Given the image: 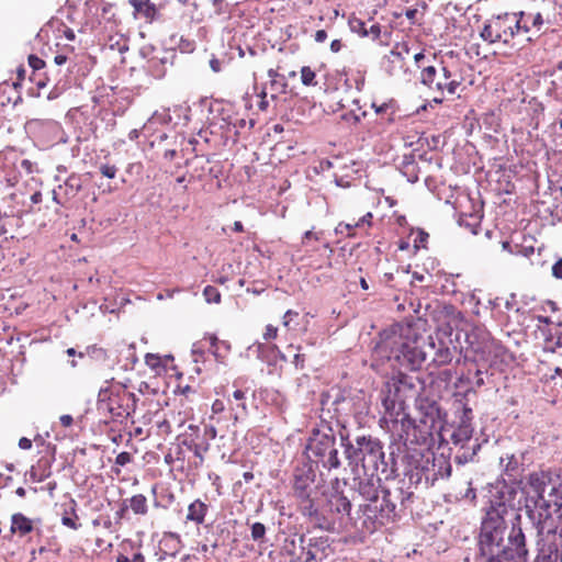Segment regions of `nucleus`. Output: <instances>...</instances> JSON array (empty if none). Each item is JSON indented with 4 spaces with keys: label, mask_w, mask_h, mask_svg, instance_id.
Listing matches in <instances>:
<instances>
[{
    "label": "nucleus",
    "mask_w": 562,
    "mask_h": 562,
    "mask_svg": "<svg viewBox=\"0 0 562 562\" xmlns=\"http://www.w3.org/2000/svg\"><path fill=\"white\" fill-rule=\"evenodd\" d=\"M544 472L529 474L526 484L525 508L538 530L536 562H559L562 548V482L552 485Z\"/></svg>",
    "instance_id": "1"
},
{
    "label": "nucleus",
    "mask_w": 562,
    "mask_h": 562,
    "mask_svg": "<svg viewBox=\"0 0 562 562\" xmlns=\"http://www.w3.org/2000/svg\"><path fill=\"white\" fill-rule=\"evenodd\" d=\"M411 331L408 326L393 325L381 335L378 348L389 359L396 360L400 366L408 370H418L426 360V353L418 346L417 340H408L405 333Z\"/></svg>",
    "instance_id": "2"
},
{
    "label": "nucleus",
    "mask_w": 562,
    "mask_h": 562,
    "mask_svg": "<svg viewBox=\"0 0 562 562\" xmlns=\"http://www.w3.org/2000/svg\"><path fill=\"white\" fill-rule=\"evenodd\" d=\"M510 512L509 506L503 502L491 504L481 526L479 542L481 554H494L501 552L502 549H507L505 517Z\"/></svg>",
    "instance_id": "3"
},
{
    "label": "nucleus",
    "mask_w": 562,
    "mask_h": 562,
    "mask_svg": "<svg viewBox=\"0 0 562 562\" xmlns=\"http://www.w3.org/2000/svg\"><path fill=\"white\" fill-rule=\"evenodd\" d=\"M414 386L412 378L403 372L393 374L384 383L382 404L392 423H412L405 413V400L414 391Z\"/></svg>",
    "instance_id": "4"
},
{
    "label": "nucleus",
    "mask_w": 562,
    "mask_h": 562,
    "mask_svg": "<svg viewBox=\"0 0 562 562\" xmlns=\"http://www.w3.org/2000/svg\"><path fill=\"white\" fill-rule=\"evenodd\" d=\"M521 20L517 13H504L487 19L481 30L480 36L488 44H509L520 32Z\"/></svg>",
    "instance_id": "5"
},
{
    "label": "nucleus",
    "mask_w": 562,
    "mask_h": 562,
    "mask_svg": "<svg viewBox=\"0 0 562 562\" xmlns=\"http://www.w3.org/2000/svg\"><path fill=\"white\" fill-rule=\"evenodd\" d=\"M462 77L440 63L439 68H428L423 76V85L429 90L438 92L441 97L435 98V102H441L446 93L454 94L462 83Z\"/></svg>",
    "instance_id": "6"
},
{
    "label": "nucleus",
    "mask_w": 562,
    "mask_h": 562,
    "mask_svg": "<svg viewBox=\"0 0 562 562\" xmlns=\"http://www.w3.org/2000/svg\"><path fill=\"white\" fill-rule=\"evenodd\" d=\"M346 456L350 462L361 463L363 468H378L384 458L383 447L379 440L361 436L356 439V446L346 447Z\"/></svg>",
    "instance_id": "7"
},
{
    "label": "nucleus",
    "mask_w": 562,
    "mask_h": 562,
    "mask_svg": "<svg viewBox=\"0 0 562 562\" xmlns=\"http://www.w3.org/2000/svg\"><path fill=\"white\" fill-rule=\"evenodd\" d=\"M137 398L126 387L111 391L106 401L99 403V409L106 411L113 422L122 423L135 412Z\"/></svg>",
    "instance_id": "8"
},
{
    "label": "nucleus",
    "mask_w": 562,
    "mask_h": 562,
    "mask_svg": "<svg viewBox=\"0 0 562 562\" xmlns=\"http://www.w3.org/2000/svg\"><path fill=\"white\" fill-rule=\"evenodd\" d=\"M325 507L328 516L318 513L315 525L322 529L330 530L335 528L336 524L341 525L349 517L351 503L340 492L335 491L328 496Z\"/></svg>",
    "instance_id": "9"
},
{
    "label": "nucleus",
    "mask_w": 562,
    "mask_h": 562,
    "mask_svg": "<svg viewBox=\"0 0 562 562\" xmlns=\"http://www.w3.org/2000/svg\"><path fill=\"white\" fill-rule=\"evenodd\" d=\"M376 498L363 505V515L374 528L394 521L396 505L391 501L390 492L382 490Z\"/></svg>",
    "instance_id": "10"
},
{
    "label": "nucleus",
    "mask_w": 562,
    "mask_h": 562,
    "mask_svg": "<svg viewBox=\"0 0 562 562\" xmlns=\"http://www.w3.org/2000/svg\"><path fill=\"white\" fill-rule=\"evenodd\" d=\"M307 448L325 468L337 469L340 465L338 450L336 449V438L334 435L321 434L317 431L310 439Z\"/></svg>",
    "instance_id": "11"
},
{
    "label": "nucleus",
    "mask_w": 562,
    "mask_h": 562,
    "mask_svg": "<svg viewBox=\"0 0 562 562\" xmlns=\"http://www.w3.org/2000/svg\"><path fill=\"white\" fill-rule=\"evenodd\" d=\"M411 55V47L406 42L396 43L391 52L383 57V69L391 77L408 79L411 72L407 66V59Z\"/></svg>",
    "instance_id": "12"
},
{
    "label": "nucleus",
    "mask_w": 562,
    "mask_h": 562,
    "mask_svg": "<svg viewBox=\"0 0 562 562\" xmlns=\"http://www.w3.org/2000/svg\"><path fill=\"white\" fill-rule=\"evenodd\" d=\"M113 18L114 13L111 4L104 2V0H89L86 2L82 31H98L111 22Z\"/></svg>",
    "instance_id": "13"
},
{
    "label": "nucleus",
    "mask_w": 562,
    "mask_h": 562,
    "mask_svg": "<svg viewBox=\"0 0 562 562\" xmlns=\"http://www.w3.org/2000/svg\"><path fill=\"white\" fill-rule=\"evenodd\" d=\"M227 403L231 412L233 413L234 422H238L247 416V397L246 392L243 390H235L232 395L227 396Z\"/></svg>",
    "instance_id": "14"
},
{
    "label": "nucleus",
    "mask_w": 562,
    "mask_h": 562,
    "mask_svg": "<svg viewBox=\"0 0 562 562\" xmlns=\"http://www.w3.org/2000/svg\"><path fill=\"white\" fill-rule=\"evenodd\" d=\"M372 225L373 214L371 212H367L363 216H361L358 221L353 223L340 222L336 227V232L340 234H346L347 237L349 238H353L357 235V228L364 229L367 232L369 228L372 227Z\"/></svg>",
    "instance_id": "15"
},
{
    "label": "nucleus",
    "mask_w": 562,
    "mask_h": 562,
    "mask_svg": "<svg viewBox=\"0 0 562 562\" xmlns=\"http://www.w3.org/2000/svg\"><path fill=\"white\" fill-rule=\"evenodd\" d=\"M267 75L270 79L268 86H266L267 90L269 89L270 99L277 101L281 94L286 93L288 81L283 75L273 68L268 69Z\"/></svg>",
    "instance_id": "16"
},
{
    "label": "nucleus",
    "mask_w": 562,
    "mask_h": 562,
    "mask_svg": "<svg viewBox=\"0 0 562 562\" xmlns=\"http://www.w3.org/2000/svg\"><path fill=\"white\" fill-rule=\"evenodd\" d=\"M383 488H381V479L375 475H371L364 479H360L358 483V491L360 495L370 503L376 498Z\"/></svg>",
    "instance_id": "17"
},
{
    "label": "nucleus",
    "mask_w": 562,
    "mask_h": 562,
    "mask_svg": "<svg viewBox=\"0 0 562 562\" xmlns=\"http://www.w3.org/2000/svg\"><path fill=\"white\" fill-rule=\"evenodd\" d=\"M34 530V520L26 517L22 513H14L11 515V535L23 538Z\"/></svg>",
    "instance_id": "18"
},
{
    "label": "nucleus",
    "mask_w": 562,
    "mask_h": 562,
    "mask_svg": "<svg viewBox=\"0 0 562 562\" xmlns=\"http://www.w3.org/2000/svg\"><path fill=\"white\" fill-rule=\"evenodd\" d=\"M312 494H313V490L294 494V497L297 501L301 513L304 516H308L311 521L316 524V517L318 516V510H317V507L315 506L314 497Z\"/></svg>",
    "instance_id": "19"
},
{
    "label": "nucleus",
    "mask_w": 562,
    "mask_h": 562,
    "mask_svg": "<svg viewBox=\"0 0 562 562\" xmlns=\"http://www.w3.org/2000/svg\"><path fill=\"white\" fill-rule=\"evenodd\" d=\"M518 19L521 20L520 31L527 33L531 30L540 31L546 23L543 16H541L536 9L527 12H519Z\"/></svg>",
    "instance_id": "20"
},
{
    "label": "nucleus",
    "mask_w": 562,
    "mask_h": 562,
    "mask_svg": "<svg viewBox=\"0 0 562 562\" xmlns=\"http://www.w3.org/2000/svg\"><path fill=\"white\" fill-rule=\"evenodd\" d=\"M304 537H299V552L296 551L295 539L286 542L284 548L292 555L291 562H310L315 559V554L311 550L303 547Z\"/></svg>",
    "instance_id": "21"
},
{
    "label": "nucleus",
    "mask_w": 562,
    "mask_h": 562,
    "mask_svg": "<svg viewBox=\"0 0 562 562\" xmlns=\"http://www.w3.org/2000/svg\"><path fill=\"white\" fill-rule=\"evenodd\" d=\"M209 512V506L206 503L201 501L200 498L194 499L188 506V513L186 519L188 521L194 522L196 526L203 525L205 521V517Z\"/></svg>",
    "instance_id": "22"
},
{
    "label": "nucleus",
    "mask_w": 562,
    "mask_h": 562,
    "mask_svg": "<svg viewBox=\"0 0 562 562\" xmlns=\"http://www.w3.org/2000/svg\"><path fill=\"white\" fill-rule=\"evenodd\" d=\"M543 16L547 24H553L558 19L557 3L553 0H541L535 8Z\"/></svg>",
    "instance_id": "23"
},
{
    "label": "nucleus",
    "mask_w": 562,
    "mask_h": 562,
    "mask_svg": "<svg viewBox=\"0 0 562 562\" xmlns=\"http://www.w3.org/2000/svg\"><path fill=\"white\" fill-rule=\"evenodd\" d=\"M371 106L374 109L375 114L381 117V121L387 124H392L394 122L395 106L393 102H383L381 104L372 102Z\"/></svg>",
    "instance_id": "24"
},
{
    "label": "nucleus",
    "mask_w": 562,
    "mask_h": 562,
    "mask_svg": "<svg viewBox=\"0 0 562 562\" xmlns=\"http://www.w3.org/2000/svg\"><path fill=\"white\" fill-rule=\"evenodd\" d=\"M454 352H456V347L451 349L448 346H446L443 342L440 341L439 347L436 350L435 356L432 358V361L438 367L447 366L452 361V359L454 357Z\"/></svg>",
    "instance_id": "25"
},
{
    "label": "nucleus",
    "mask_w": 562,
    "mask_h": 562,
    "mask_svg": "<svg viewBox=\"0 0 562 562\" xmlns=\"http://www.w3.org/2000/svg\"><path fill=\"white\" fill-rule=\"evenodd\" d=\"M128 546L131 547V552H127L123 544L122 547L124 551H120L116 554L115 562H146V559L139 548L134 549L132 542H128Z\"/></svg>",
    "instance_id": "26"
},
{
    "label": "nucleus",
    "mask_w": 562,
    "mask_h": 562,
    "mask_svg": "<svg viewBox=\"0 0 562 562\" xmlns=\"http://www.w3.org/2000/svg\"><path fill=\"white\" fill-rule=\"evenodd\" d=\"M82 189L81 180L77 176L67 178L63 186H58V190L64 192L68 201L74 198Z\"/></svg>",
    "instance_id": "27"
},
{
    "label": "nucleus",
    "mask_w": 562,
    "mask_h": 562,
    "mask_svg": "<svg viewBox=\"0 0 562 562\" xmlns=\"http://www.w3.org/2000/svg\"><path fill=\"white\" fill-rule=\"evenodd\" d=\"M130 507L136 515H146L148 513L147 498L143 494L133 495L130 498Z\"/></svg>",
    "instance_id": "28"
},
{
    "label": "nucleus",
    "mask_w": 562,
    "mask_h": 562,
    "mask_svg": "<svg viewBox=\"0 0 562 562\" xmlns=\"http://www.w3.org/2000/svg\"><path fill=\"white\" fill-rule=\"evenodd\" d=\"M48 461L47 460H40L36 467H32L31 469V477L35 482H42L45 479H47L50 475V472L48 471Z\"/></svg>",
    "instance_id": "29"
},
{
    "label": "nucleus",
    "mask_w": 562,
    "mask_h": 562,
    "mask_svg": "<svg viewBox=\"0 0 562 562\" xmlns=\"http://www.w3.org/2000/svg\"><path fill=\"white\" fill-rule=\"evenodd\" d=\"M415 61V65L418 69H420V82H423V76L428 68H436L432 64H430V56L425 55L424 50L415 53L411 55Z\"/></svg>",
    "instance_id": "30"
},
{
    "label": "nucleus",
    "mask_w": 562,
    "mask_h": 562,
    "mask_svg": "<svg viewBox=\"0 0 562 562\" xmlns=\"http://www.w3.org/2000/svg\"><path fill=\"white\" fill-rule=\"evenodd\" d=\"M188 447L193 452V454L199 459V462L195 463V468L201 467L204 462V454L209 451V443L196 442L192 440Z\"/></svg>",
    "instance_id": "31"
},
{
    "label": "nucleus",
    "mask_w": 562,
    "mask_h": 562,
    "mask_svg": "<svg viewBox=\"0 0 562 562\" xmlns=\"http://www.w3.org/2000/svg\"><path fill=\"white\" fill-rule=\"evenodd\" d=\"M61 524L72 530H78L81 527V524L79 522V517L72 507L70 512H65L61 516Z\"/></svg>",
    "instance_id": "32"
},
{
    "label": "nucleus",
    "mask_w": 562,
    "mask_h": 562,
    "mask_svg": "<svg viewBox=\"0 0 562 562\" xmlns=\"http://www.w3.org/2000/svg\"><path fill=\"white\" fill-rule=\"evenodd\" d=\"M348 25L352 33H357L361 37H368V33H367L368 27L366 25V22L362 21L361 19H359L355 15H351L348 20Z\"/></svg>",
    "instance_id": "33"
},
{
    "label": "nucleus",
    "mask_w": 562,
    "mask_h": 562,
    "mask_svg": "<svg viewBox=\"0 0 562 562\" xmlns=\"http://www.w3.org/2000/svg\"><path fill=\"white\" fill-rule=\"evenodd\" d=\"M302 85L306 87H315L317 85L316 72L310 66H303L300 70Z\"/></svg>",
    "instance_id": "34"
},
{
    "label": "nucleus",
    "mask_w": 562,
    "mask_h": 562,
    "mask_svg": "<svg viewBox=\"0 0 562 562\" xmlns=\"http://www.w3.org/2000/svg\"><path fill=\"white\" fill-rule=\"evenodd\" d=\"M11 162L13 169L20 168L27 176L40 171L37 164L30 159H21L19 165L18 159H12Z\"/></svg>",
    "instance_id": "35"
},
{
    "label": "nucleus",
    "mask_w": 562,
    "mask_h": 562,
    "mask_svg": "<svg viewBox=\"0 0 562 562\" xmlns=\"http://www.w3.org/2000/svg\"><path fill=\"white\" fill-rule=\"evenodd\" d=\"M155 424L157 426V435L158 436H168L171 434V425L169 420L165 417V415H160L158 412L155 414Z\"/></svg>",
    "instance_id": "36"
},
{
    "label": "nucleus",
    "mask_w": 562,
    "mask_h": 562,
    "mask_svg": "<svg viewBox=\"0 0 562 562\" xmlns=\"http://www.w3.org/2000/svg\"><path fill=\"white\" fill-rule=\"evenodd\" d=\"M299 312L296 311H293V310H288L283 317H282V325L288 329V330H295L299 326Z\"/></svg>",
    "instance_id": "37"
},
{
    "label": "nucleus",
    "mask_w": 562,
    "mask_h": 562,
    "mask_svg": "<svg viewBox=\"0 0 562 562\" xmlns=\"http://www.w3.org/2000/svg\"><path fill=\"white\" fill-rule=\"evenodd\" d=\"M313 483L314 481L311 480L307 476H295L294 485H293V493H303L313 490Z\"/></svg>",
    "instance_id": "38"
},
{
    "label": "nucleus",
    "mask_w": 562,
    "mask_h": 562,
    "mask_svg": "<svg viewBox=\"0 0 562 562\" xmlns=\"http://www.w3.org/2000/svg\"><path fill=\"white\" fill-rule=\"evenodd\" d=\"M203 295L207 303L218 304L221 302V292L213 285H206L203 290Z\"/></svg>",
    "instance_id": "39"
},
{
    "label": "nucleus",
    "mask_w": 562,
    "mask_h": 562,
    "mask_svg": "<svg viewBox=\"0 0 562 562\" xmlns=\"http://www.w3.org/2000/svg\"><path fill=\"white\" fill-rule=\"evenodd\" d=\"M266 535V527L261 522H255L251 526V538L254 541H262Z\"/></svg>",
    "instance_id": "40"
},
{
    "label": "nucleus",
    "mask_w": 562,
    "mask_h": 562,
    "mask_svg": "<svg viewBox=\"0 0 562 562\" xmlns=\"http://www.w3.org/2000/svg\"><path fill=\"white\" fill-rule=\"evenodd\" d=\"M100 173L109 179H114L117 173V167L115 165L102 164L99 167Z\"/></svg>",
    "instance_id": "41"
},
{
    "label": "nucleus",
    "mask_w": 562,
    "mask_h": 562,
    "mask_svg": "<svg viewBox=\"0 0 562 562\" xmlns=\"http://www.w3.org/2000/svg\"><path fill=\"white\" fill-rule=\"evenodd\" d=\"M560 347H562V335H559L555 340H553V338H547L543 349L554 352L555 349Z\"/></svg>",
    "instance_id": "42"
},
{
    "label": "nucleus",
    "mask_w": 562,
    "mask_h": 562,
    "mask_svg": "<svg viewBox=\"0 0 562 562\" xmlns=\"http://www.w3.org/2000/svg\"><path fill=\"white\" fill-rule=\"evenodd\" d=\"M258 97L260 98V101L258 103V109L262 112H266L269 108V100H268V91L267 87H263L261 91L259 92Z\"/></svg>",
    "instance_id": "43"
},
{
    "label": "nucleus",
    "mask_w": 562,
    "mask_h": 562,
    "mask_svg": "<svg viewBox=\"0 0 562 562\" xmlns=\"http://www.w3.org/2000/svg\"><path fill=\"white\" fill-rule=\"evenodd\" d=\"M133 460V457L130 452L127 451H123L121 453H119L115 458V465L117 467H124L128 463H131Z\"/></svg>",
    "instance_id": "44"
},
{
    "label": "nucleus",
    "mask_w": 562,
    "mask_h": 562,
    "mask_svg": "<svg viewBox=\"0 0 562 562\" xmlns=\"http://www.w3.org/2000/svg\"><path fill=\"white\" fill-rule=\"evenodd\" d=\"M145 362L148 367H150L153 369H157V368L161 367V358L154 353H147L145 356Z\"/></svg>",
    "instance_id": "45"
},
{
    "label": "nucleus",
    "mask_w": 562,
    "mask_h": 562,
    "mask_svg": "<svg viewBox=\"0 0 562 562\" xmlns=\"http://www.w3.org/2000/svg\"><path fill=\"white\" fill-rule=\"evenodd\" d=\"M20 173L13 171H5L4 179L9 187H15L20 181Z\"/></svg>",
    "instance_id": "46"
},
{
    "label": "nucleus",
    "mask_w": 562,
    "mask_h": 562,
    "mask_svg": "<svg viewBox=\"0 0 562 562\" xmlns=\"http://www.w3.org/2000/svg\"><path fill=\"white\" fill-rule=\"evenodd\" d=\"M29 65L33 70H40L44 68L45 61L36 55L29 56Z\"/></svg>",
    "instance_id": "47"
},
{
    "label": "nucleus",
    "mask_w": 562,
    "mask_h": 562,
    "mask_svg": "<svg viewBox=\"0 0 562 562\" xmlns=\"http://www.w3.org/2000/svg\"><path fill=\"white\" fill-rule=\"evenodd\" d=\"M131 4L137 10L142 11L143 7L147 8L146 14L149 15V11H154V8L149 4V0H131Z\"/></svg>",
    "instance_id": "48"
},
{
    "label": "nucleus",
    "mask_w": 562,
    "mask_h": 562,
    "mask_svg": "<svg viewBox=\"0 0 562 562\" xmlns=\"http://www.w3.org/2000/svg\"><path fill=\"white\" fill-rule=\"evenodd\" d=\"M278 337V328L271 324L267 325L263 333V339L266 341L276 339Z\"/></svg>",
    "instance_id": "49"
},
{
    "label": "nucleus",
    "mask_w": 562,
    "mask_h": 562,
    "mask_svg": "<svg viewBox=\"0 0 562 562\" xmlns=\"http://www.w3.org/2000/svg\"><path fill=\"white\" fill-rule=\"evenodd\" d=\"M61 191L59 190H53L52 194V199L53 201L58 205V206H66L67 203H68V199L66 198V195H61L60 194Z\"/></svg>",
    "instance_id": "50"
},
{
    "label": "nucleus",
    "mask_w": 562,
    "mask_h": 562,
    "mask_svg": "<svg viewBox=\"0 0 562 562\" xmlns=\"http://www.w3.org/2000/svg\"><path fill=\"white\" fill-rule=\"evenodd\" d=\"M368 37H371L372 40H379L381 36V26L379 23H373L368 30Z\"/></svg>",
    "instance_id": "51"
},
{
    "label": "nucleus",
    "mask_w": 562,
    "mask_h": 562,
    "mask_svg": "<svg viewBox=\"0 0 562 562\" xmlns=\"http://www.w3.org/2000/svg\"><path fill=\"white\" fill-rule=\"evenodd\" d=\"M213 7L217 14L227 13L228 3L225 0H213Z\"/></svg>",
    "instance_id": "52"
},
{
    "label": "nucleus",
    "mask_w": 562,
    "mask_h": 562,
    "mask_svg": "<svg viewBox=\"0 0 562 562\" xmlns=\"http://www.w3.org/2000/svg\"><path fill=\"white\" fill-rule=\"evenodd\" d=\"M552 274L557 279H562V258L552 266Z\"/></svg>",
    "instance_id": "53"
},
{
    "label": "nucleus",
    "mask_w": 562,
    "mask_h": 562,
    "mask_svg": "<svg viewBox=\"0 0 562 562\" xmlns=\"http://www.w3.org/2000/svg\"><path fill=\"white\" fill-rule=\"evenodd\" d=\"M225 409V404L221 400H215L212 404V412L214 414H220Z\"/></svg>",
    "instance_id": "54"
},
{
    "label": "nucleus",
    "mask_w": 562,
    "mask_h": 562,
    "mask_svg": "<svg viewBox=\"0 0 562 562\" xmlns=\"http://www.w3.org/2000/svg\"><path fill=\"white\" fill-rule=\"evenodd\" d=\"M19 447L23 450H29L32 448V440L26 437H22L19 440Z\"/></svg>",
    "instance_id": "55"
},
{
    "label": "nucleus",
    "mask_w": 562,
    "mask_h": 562,
    "mask_svg": "<svg viewBox=\"0 0 562 562\" xmlns=\"http://www.w3.org/2000/svg\"><path fill=\"white\" fill-rule=\"evenodd\" d=\"M314 40L317 42V43H323L327 40V32L325 30H318L316 31L315 35H314Z\"/></svg>",
    "instance_id": "56"
},
{
    "label": "nucleus",
    "mask_w": 562,
    "mask_h": 562,
    "mask_svg": "<svg viewBox=\"0 0 562 562\" xmlns=\"http://www.w3.org/2000/svg\"><path fill=\"white\" fill-rule=\"evenodd\" d=\"M59 422L64 427H70L74 423V418L70 415H61Z\"/></svg>",
    "instance_id": "57"
},
{
    "label": "nucleus",
    "mask_w": 562,
    "mask_h": 562,
    "mask_svg": "<svg viewBox=\"0 0 562 562\" xmlns=\"http://www.w3.org/2000/svg\"><path fill=\"white\" fill-rule=\"evenodd\" d=\"M210 67L214 72H218L222 69V64L217 58H212L210 60Z\"/></svg>",
    "instance_id": "58"
},
{
    "label": "nucleus",
    "mask_w": 562,
    "mask_h": 562,
    "mask_svg": "<svg viewBox=\"0 0 562 562\" xmlns=\"http://www.w3.org/2000/svg\"><path fill=\"white\" fill-rule=\"evenodd\" d=\"M342 46H344V45H342V42H341L340 40H334V41H331V43H330V50H331L333 53H338V52H340V49L342 48Z\"/></svg>",
    "instance_id": "59"
},
{
    "label": "nucleus",
    "mask_w": 562,
    "mask_h": 562,
    "mask_svg": "<svg viewBox=\"0 0 562 562\" xmlns=\"http://www.w3.org/2000/svg\"><path fill=\"white\" fill-rule=\"evenodd\" d=\"M312 238H314L315 240H318L319 236H318V234L314 233L313 231H307V232H305V234L303 236L302 243L305 244L307 240H310Z\"/></svg>",
    "instance_id": "60"
},
{
    "label": "nucleus",
    "mask_w": 562,
    "mask_h": 562,
    "mask_svg": "<svg viewBox=\"0 0 562 562\" xmlns=\"http://www.w3.org/2000/svg\"><path fill=\"white\" fill-rule=\"evenodd\" d=\"M67 56L64 54H58L54 57V61L56 65L61 66L67 61Z\"/></svg>",
    "instance_id": "61"
},
{
    "label": "nucleus",
    "mask_w": 562,
    "mask_h": 562,
    "mask_svg": "<svg viewBox=\"0 0 562 562\" xmlns=\"http://www.w3.org/2000/svg\"><path fill=\"white\" fill-rule=\"evenodd\" d=\"M31 202L33 204H38L42 202V193L40 191H36L34 192L32 195H31Z\"/></svg>",
    "instance_id": "62"
},
{
    "label": "nucleus",
    "mask_w": 562,
    "mask_h": 562,
    "mask_svg": "<svg viewBox=\"0 0 562 562\" xmlns=\"http://www.w3.org/2000/svg\"><path fill=\"white\" fill-rule=\"evenodd\" d=\"M63 33L67 40H69V41L75 40V33L71 29L65 26Z\"/></svg>",
    "instance_id": "63"
},
{
    "label": "nucleus",
    "mask_w": 562,
    "mask_h": 562,
    "mask_svg": "<svg viewBox=\"0 0 562 562\" xmlns=\"http://www.w3.org/2000/svg\"><path fill=\"white\" fill-rule=\"evenodd\" d=\"M176 156H177V150L176 149H167L164 153L165 159H168V160H172Z\"/></svg>",
    "instance_id": "64"
}]
</instances>
